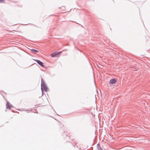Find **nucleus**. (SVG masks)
<instances>
[{"label": "nucleus", "instance_id": "nucleus-6", "mask_svg": "<svg viewBox=\"0 0 150 150\" xmlns=\"http://www.w3.org/2000/svg\"><path fill=\"white\" fill-rule=\"evenodd\" d=\"M31 51L32 52L34 53H35L36 52H38V50L33 49H31Z\"/></svg>", "mask_w": 150, "mask_h": 150}, {"label": "nucleus", "instance_id": "nucleus-3", "mask_svg": "<svg viewBox=\"0 0 150 150\" xmlns=\"http://www.w3.org/2000/svg\"><path fill=\"white\" fill-rule=\"evenodd\" d=\"M36 62L40 66L42 67H44V65L43 64V63L42 61L39 60H37V59H35V60Z\"/></svg>", "mask_w": 150, "mask_h": 150}, {"label": "nucleus", "instance_id": "nucleus-2", "mask_svg": "<svg viewBox=\"0 0 150 150\" xmlns=\"http://www.w3.org/2000/svg\"><path fill=\"white\" fill-rule=\"evenodd\" d=\"M41 89L42 90V96L43 95V89L44 90L46 91L47 92L48 90V89L46 85L45 84H44V83H42L41 84Z\"/></svg>", "mask_w": 150, "mask_h": 150}, {"label": "nucleus", "instance_id": "nucleus-9", "mask_svg": "<svg viewBox=\"0 0 150 150\" xmlns=\"http://www.w3.org/2000/svg\"><path fill=\"white\" fill-rule=\"evenodd\" d=\"M108 75H112L111 74H109Z\"/></svg>", "mask_w": 150, "mask_h": 150}, {"label": "nucleus", "instance_id": "nucleus-8", "mask_svg": "<svg viewBox=\"0 0 150 150\" xmlns=\"http://www.w3.org/2000/svg\"><path fill=\"white\" fill-rule=\"evenodd\" d=\"M5 2L4 0H0V3H3Z\"/></svg>", "mask_w": 150, "mask_h": 150}, {"label": "nucleus", "instance_id": "nucleus-4", "mask_svg": "<svg viewBox=\"0 0 150 150\" xmlns=\"http://www.w3.org/2000/svg\"><path fill=\"white\" fill-rule=\"evenodd\" d=\"M117 81V80L116 79H111L110 81V83L113 84L115 83Z\"/></svg>", "mask_w": 150, "mask_h": 150}, {"label": "nucleus", "instance_id": "nucleus-7", "mask_svg": "<svg viewBox=\"0 0 150 150\" xmlns=\"http://www.w3.org/2000/svg\"><path fill=\"white\" fill-rule=\"evenodd\" d=\"M133 68V70H134V71H138V68H136L135 67H134Z\"/></svg>", "mask_w": 150, "mask_h": 150}, {"label": "nucleus", "instance_id": "nucleus-5", "mask_svg": "<svg viewBox=\"0 0 150 150\" xmlns=\"http://www.w3.org/2000/svg\"><path fill=\"white\" fill-rule=\"evenodd\" d=\"M12 107V105L10 104L8 102L6 103V108H7L10 109Z\"/></svg>", "mask_w": 150, "mask_h": 150}, {"label": "nucleus", "instance_id": "nucleus-1", "mask_svg": "<svg viewBox=\"0 0 150 150\" xmlns=\"http://www.w3.org/2000/svg\"><path fill=\"white\" fill-rule=\"evenodd\" d=\"M62 52H58L56 51L54 52L51 54V56L53 57H58L60 55L59 53H61Z\"/></svg>", "mask_w": 150, "mask_h": 150}]
</instances>
